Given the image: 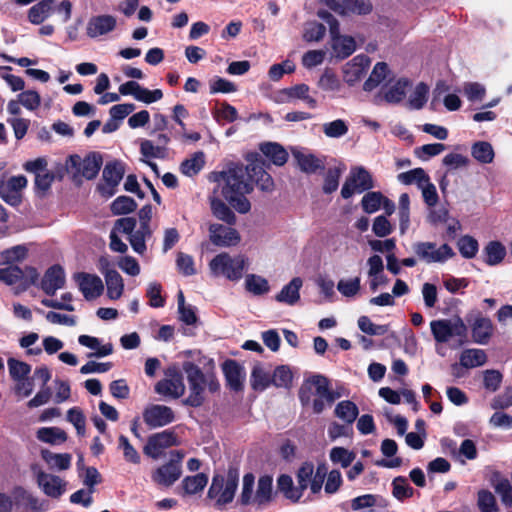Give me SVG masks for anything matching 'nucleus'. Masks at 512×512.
I'll return each instance as SVG.
<instances>
[{"mask_svg":"<svg viewBox=\"0 0 512 512\" xmlns=\"http://www.w3.org/2000/svg\"><path fill=\"white\" fill-rule=\"evenodd\" d=\"M463 92L466 98L471 102L482 101L486 95L485 87L478 82L464 83Z\"/></svg>","mask_w":512,"mask_h":512,"instance_id":"nucleus-64","label":"nucleus"},{"mask_svg":"<svg viewBox=\"0 0 512 512\" xmlns=\"http://www.w3.org/2000/svg\"><path fill=\"white\" fill-rule=\"evenodd\" d=\"M74 278L79 290L88 301L98 298L104 290L103 282L97 275L80 272L75 274Z\"/></svg>","mask_w":512,"mask_h":512,"instance_id":"nucleus-20","label":"nucleus"},{"mask_svg":"<svg viewBox=\"0 0 512 512\" xmlns=\"http://www.w3.org/2000/svg\"><path fill=\"white\" fill-rule=\"evenodd\" d=\"M183 370L186 373L189 385V395L183 400V404L191 407H199L205 401V392L215 393L220 385L216 376L211 372L204 373L196 364L185 362Z\"/></svg>","mask_w":512,"mask_h":512,"instance_id":"nucleus-2","label":"nucleus"},{"mask_svg":"<svg viewBox=\"0 0 512 512\" xmlns=\"http://www.w3.org/2000/svg\"><path fill=\"white\" fill-rule=\"evenodd\" d=\"M322 131L328 138H341L349 131L348 123L343 119H336L322 125Z\"/></svg>","mask_w":512,"mask_h":512,"instance_id":"nucleus-53","label":"nucleus"},{"mask_svg":"<svg viewBox=\"0 0 512 512\" xmlns=\"http://www.w3.org/2000/svg\"><path fill=\"white\" fill-rule=\"evenodd\" d=\"M205 165V155L199 151L190 158L184 160L180 165V171L189 177L197 175Z\"/></svg>","mask_w":512,"mask_h":512,"instance_id":"nucleus-43","label":"nucleus"},{"mask_svg":"<svg viewBox=\"0 0 512 512\" xmlns=\"http://www.w3.org/2000/svg\"><path fill=\"white\" fill-rule=\"evenodd\" d=\"M413 251L420 260L428 264L444 262L454 256V252L448 244L438 247L432 242H417L413 245Z\"/></svg>","mask_w":512,"mask_h":512,"instance_id":"nucleus-12","label":"nucleus"},{"mask_svg":"<svg viewBox=\"0 0 512 512\" xmlns=\"http://www.w3.org/2000/svg\"><path fill=\"white\" fill-rule=\"evenodd\" d=\"M383 201L384 195L381 192H367L361 200V206L364 212L367 214H372L381 208Z\"/></svg>","mask_w":512,"mask_h":512,"instance_id":"nucleus-55","label":"nucleus"},{"mask_svg":"<svg viewBox=\"0 0 512 512\" xmlns=\"http://www.w3.org/2000/svg\"><path fill=\"white\" fill-rule=\"evenodd\" d=\"M172 456L176 458H172L152 473L151 478L157 485L170 487L180 478L182 474L181 461L184 455L176 451L172 453Z\"/></svg>","mask_w":512,"mask_h":512,"instance_id":"nucleus-11","label":"nucleus"},{"mask_svg":"<svg viewBox=\"0 0 512 512\" xmlns=\"http://www.w3.org/2000/svg\"><path fill=\"white\" fill-rule=\"evenodd\" d=\"M221 197L218 189H214L212 194L208 197L211 212L217 219L228 225H234L237 220L236 215Z\"/></svg>","mask_w":512,"mask_h":512,"instance_id":"nucleus-24","label":"nucleus"},{"mask_svg":"<svg viewBox=\"0 0 512 512\" xmlns=\"http://www.w3.org/2000/svg\"><path fill=\"white\" fill-rule=\"evenodd\" d=\"M135 201L128 196H119L111 204V210L115 215L127 214L136 209Z\"/></svg>","mask_w":512,"mask_h":512,"instance_id":"nucleus-62","label":"nucleus"},{"mask_svg":"<svg viewBox=\"0 0 512 512\" xmlns=\"http://www.w3.org/2000/svg\"><path fill=\"white\" fill-rule=\"evenodd\" d=\"M326 475L325 464L318 465L314 472V465L311 462H304L297 471V483L302 493L310 487L311 492L317 494L322 489Z\"/></svg>","mask_w":512,"mask_h":512,"instance_id":"nucleus-8","label":"nucleus"},{"mask_svg":"<svg viewBox=\"0 0 512 512\" xmlns=\"http://www.w3.org/2000/svg\"><path fill=\"white\" fill-rule=\"evenodd\" d=\"M260 150L273 162V164L277 166H283L288 160L287 151L278 143H263L260 146Z\"/></svg>","mask_w":512,"mask_h":512,"instance_id":"nucleus-36","label":"nucleus"},{"mask_svg":"<svg viewBox=\"0 0 512 512\" xmlns=\"http://www.w3.org/2000/svg\"><path fill=\"white\" fill-rule=\"evenodd\" d=\"M472 157L481 164H489L494 160V149L489 142L477 141L471 147Z\"/></svg>","mask_w":512,"mask_h":512,"instance_id":"nucleus-41","label":"nucleus"},{"mask_svg":"<svg viewBox=\"0 0 512 512\" xmlns=\"http://www.w3.org/2000/svg\"><path fill=\"white\" fill-rule=\"evenodd\" d=\"M66 277L63 268L59 265L50 267L41 280V289L50 296L65 286Z\"/></svg>","mask_w":512,"mask_h":512,"instance_id":"nucleus-23","label":"nucleus"},{"mask_svg":"<svg viewBox=\"0 0 512 512\" xmlns=\"http://www.w3.org/2000/svg\"><path fill=\"white\" fill-rule=\"evenodd\" d=\"M209 239L210 241L219 247H230L236 246L240 240L239 232L229 226H224L222 224L213 223L209 226Z\"/></svg>","mask_w":512,"mask_h":512,"instance_id":"nucleus-17","label":"nucleus"},{"mask_svg":"<svg viewBox=\"0 0 512 512\" xmlns=\"http://www.w3.org/2000/svg\"><path fill=\"white\" fill-rule=\"evenodd\" d=\"M245 288L255 296L264 295L269 292L270 286L267 279L256 274H248L245 277Z\"/></svg>","mask_w":512,"mask_h":512,"instance_id":"nucleus-46","label":"nucleus"},{"mask_svg":"<svg viewBox=\"0 0 512 512\" xmlns=\"http://www.w3.org/2000/svg\"><path fill=\"white\" fill-rule=\"evenodd\" d=\"M346 15H367L371 13L373 6L370 0H344Z\"/></svg>","mask_w":512,"mask_h":512,"instance_id":"nucleus-61","label":"nucleus"},{"mask_svg":"<svg viewBox=\"0 0 512 512\" xmlns=\"http://www.w3.org/2000/svg\"><path fill=\"white\" fill-rule=\"evenodd\" d=\"M78 342L82 346L95 350V353L89 354V357H104L112 354L113 346L108 343L105 345H101V342L98 338L89 336V335H80L78 337Z\"/></svg>","mask_w":512,"mask_h":512,"instance_id":"nucleus-37","label":"nucleus"},{"mask_svg":"<svg viewBox=\"0 0 512 512\" xmlns=\"http://www.w3.org/2000/svg\"><path fill=\"white\" fill-rule=\"evenodd\" d=\"M335 55L341 59L347 58L356 50V42L351 36H339L332 40Z\"/></svg>","mask_w":512,"mask_h":512,"instance_id":"nucleus-42","label":"nucleus"},{"mask_svg":"<svg viewBox=\"0 0 512 512\" xmlns=\"http://www.w3.org/2000/svg\"><path fill=\"white\" fill-rule=\"evenodd\" d=\"M103 164V158L98 152H90L84 158L79 155H70L65 162L66 171L71 174L73 180L86 178L94 179Z\"/></svg>","mask_w":512,"mask_h":512,"instance_id":"nucleus-7","label":"nucleus"},{"mask_svg":"<svg viewBox=\"0 0 512 512\" xmlns=\"http://www.w3.org/2000/svg\"><path fill=\"white\" fill-rule=\"evenodd\" d=\"M239 486V472L229 468L226 473L215 474L207 491L206 499L217 510H223L233 502Z\"/></svg>","mask_w":512,"mask_h":512,"instance_id":"nucleus-4","label":"nucleus"},{"mask_svg":"<svg viewBox=\"0 0 512 512\" xmlns=\"http://www.w3.org/2000/svg\"><path fill=\"white\" fill-rule=\"evenodd\" d=\"M256 507L261 508L268 504L272 499L273 478L269 475H263L258 479L256 489Z\"/></svg>","mask_w":512,"mask_h":512,"instance_id":"nucleus-34","label":"nucleus"},{"mask_svg":"<svg viewBox=\"0 0 512 512\" xmlns=\"http://www.w3.org/2000/svg\"><path fill=\"white\" fill-rule=\"evenodd\" d=\"M392 487L393 496L400 501L410 498L414 494V489L410 486L407 478L402 476L394 478L392 481Z\"/></svg>","mask_w":512,"mask_h":512,"instance_id":"nucleus-56","label":"nucleus"},{"mask_svg":"<svg viewBox=\"0 0 512 512\" xmlns=\"http://www.w3.org/2000/svg\"><path fill=\"white\" fill-rule=\"evenodd\" d=\"M55 0H41L28 10V20L35 25L43 23L52 13Z\"/></svg>","mask_w":512,"mask_h":512,"instance_id":"nucleus-33","label":"nucleus"},{"mask_svg":"<svg viewBox=\"0 0 512 512\" xmlns=\"http://www.w3.org/2000/svg\"><path fill=\"white\" fill-rule=\"evenodd\" d=\"M155 391L163 396L177 399L185 392V385L181 374L175 373L157 382Z\"/></svg>","mask_w":512,"mask_h":512,"instance_id":"nucleus-22","label":"nucleus"},{"mask_svg":"<svg viewBox=\"0 0 512 512\" xmlns=\"http://www.w3.org/2000/svg\"><path fill=\"white\" fill-rule=\"evenodd\" d=\"M27 178L23 175L12 176L8 180L0 179V197L13 207L22 202L21 191L27 186Z\"/></svg>","mask_w":512,"mask_h":512,"instance_id":"nucleus-15","label":"nucleus"},{"mask_svg":"<svg viewBox=\"0 0 512 512\" xmlns=\"http://www.w3.org/2000/svg\"><path fill=\"white\" fill-rule=\"evenodd\" d=\"M7 364L10 376L15 381L26 379L28 374L31 372V366L26 362L9 358Z\"/></svg>","mask_w":512,"mask_h":512,"instance_id":"nucleus-57","label":"nucleus"},{"mask_svg":"<svg viewBox=\"0 0 512 512\" xmlns=\"http://www.w3.org/2000/svg\"><path fill=\"white\" fill-rule=\"evenodd\" d=\"M41 457L51 470L63 471L71 466L72 456L69 453H54L48 449H43Z\"/></svg>","mask_w":512,"mask_h":512,"instance_id":"nucleus-30","label":"nucleus"},{"mask_svg":"<svg viewBox=\"0 0 512 512\" xmlns=\"http://www.w3.org/2000/svg\"><path fill=\"white\" fill-rule=\"evenodd\" d=\"M37 438L52 445L63 443L67 440V434L58 427H42L37 431Z\"/></svg>","mask_w":512,"mask_h":512,"instance_id":"nucleus-45","label":"nucleus"},{"mask_svg":"<svg viewBox=\"0 0 512 512\" xmlns=\"http://www.w3.org/2000/svg\"><path fill=\"white\" fill-rule=\"evenodd\" d=\"M208 483V477L204 473H198L193 476H187L182 480L184 493L194 495L201 492Z\"/></svg>","mask_w":512,"mask_h":512,"instance_id":"nucleus-47","label":"nucleus"},{"mask_svg":"<svg viewBox=\"0 0 512 512\" xmlns=\"http://www.w3.org/2000/svg\"><path fill=\"white\" fill-rule=\"evenodd\" d=\"M312 395H316L312 401V408L315 414H320L325 409V403L331 405L340 397L329 388V380L320 374L313 375L305 380L299 390V399L303 406H307L311 402Z\"/></svg>","mask_w":512,"mask_h":512,"instance_id":"nucleus-3","label":"nucleus"},{"mask_svg":"<svg viewBox=\"0 0 512 512\" xmlns=\"http://www.w3.org/2000/svg\"><path fill=\"white\" fill-rule=\"evenodd\" d=\"M179 444L177 435L172 430H164L149 436L144 453L153 459H158L162 452L172 446Z\"/></svg>","mask_w":512,"mask_h":512,"instance_id":"nucleus-14","label":"nucleus"},{"mask_svg":"<svg viewBox=\"0 0 512 512\" xmlns=\"http://www.w3.org/2000/svg\"><path fill=\"white\" fill-rule=\"evenodd\" d=\"M222 368L227 385L234 391H241L245 379L244 368L235 360H226Z\"/></svg>","mask_w":512,"mask_h":512,"instance_id":"nucleus-26","label":"nucleus"},{"mask_svg":"<svg viewBox=\"0 0 512 512\" xmlns=\"http://www.w3.org/2000/svg\"><path fill=\"white\" fill-rule=\"evenodd\" d=\"M255 476L246 473L242 479V488L238 498V504L242 506H256V492H254Z\"/></svg>","mask_w":512,"mask_h":512,"instance_id":"nucleus-35","label":"nucleus"},{"mask_svg":"<svg viewBox=\"0 0 512 512\" xmlns=\"http://www.w3.org/2000/svg\"><path fill=\"white\" fill-rule=\"evenodd\" d=\"M335 416L343 420L346 424L352 425L359 414L358 407L350 400L340 401L334 410Z\"/></svg>","mask_w":512,"mask_h":512,"instance_id":"nucleus-40","label":"nucleus"},{"mask_svg":"<svg viewBox=\"0 0 512 512\" xmlns=\"http://www.w3.org/2000/svg\"><path fill=\"white\" fill-rule=\"evenodd\" d=\"M124 175V167L120 162H109L105 165L102 173L104 184L99 185L101 193L107 197H111L115 193Z\"/></svg>","mask_w":512,"mask_h":512,"instance_id":"nucleus-18","label":"nucleus"},{"mask_svg":"<svg viewBox=\"0 0 512 512\" xmlns=\"http://www.w3.org/2000/svg\"><path fill=\"white\" fill-rule=\"evenodd\" d=\"M430 328L436 342H451L450 347L453 349H458L467 340V327L459 317L433 320Z\"/></svg>","mask_w":512,"mask_h":512,"instance_id":"nucleus-5","label":"nucleus"},{"mask_svg":"<svg viewBox=\"0 0 512 512\" xmlns=\"http://www.w3.org/2000/svg\"><path fill=\"white\" fill-rule=\"evenodd\" d=\"M494 326L492 321L483 316L475 318L471 325L472 338L475 343L485 345L493 335Z\"/></svg>","mask_w":512,"mask_h":512,"instance_id":"nucleus-27","label":"nucleus"},{"mask_svg":"<svg viewBox=\"0 0 512 512\" xmlns=\"http://www.w3.org/2000/svg\"><path fill=\"white\" fill-rule=\"evenodd\" d=\"M38 487L48 497L57 499L66 491L67 482L61 477L45 472L38 464L31 466Z\"/></svg>","mask_w":512,"mask_h":512,"instance_id":"nucleus-9","label":"nucleus"},{"mask_svg":"<svg viewBox=\"0 0 512 512\" xmlns=\"http://www.w3.org/2000/svg\"><path fill=\"white\" fill-rule=\"evenodd\" d=\"M38 276L37 270L29 266L21 269L16 265H9L0 269V281L6 285L21 283L27 288L36 283Z\"/></svg>","mask_w":512,"mask_h":512,"instance_id":"nucleus-13","label":"nucleus"},{"mask_svg":"<svg viewBox=\"0 0 512 512\" xmlns=\"http://www.w3.org/2000/svg\"><path fill=\"white\" fill-rule=\"evenodd\" d=\"M281 100L291 102L295 99L303 100L310 108L316 107V100L309 95V87L306 84H298L280 92Z\"/></svg>","mask_w":512,"mask_h":512,"instance_id":"nucleus-29","label":"nucleus"},{"mask_svg":"<svg viewBox=\"0 0 512 512\" xmlns=\"http://www.w3.org/2000/svg\"><path fill=\"white\" fill-rule=\"evenodd\" d=\"M358 327L359 329L368 335L371 336H381L388 332L387 325H377L374 324L369 317L360 316L358 319Z\"/></svg>","mask_w":512,"mask_h":512,"instance_id":"nucleus-58","label":"nucleus"},{"mask_svg":"<svg viewBox=\"0 0 512 512\" xmlns=\"http://www.w3.org/2000/svg\"><path fill=\"white\" fill-rule=\"evenodd\" d=\"M486 361V353L481 349H465L460 355V365L464 368L479 367Z\"/></svg>","mask_w":512,"mask_h":512,"instance_id":"nucleus-39","label":"nucleus"},{"mask_svg":"<svg viewBox=\"0 0 512 512\" xmlns=\"http://www.w3.org/2000/svg\"><path fill=\"white\" fill-rule=\"evenodd\" d=\"M143 420L149 428H160L172 423L175 420V413L168 406L151 404L144 409Z\"/></svg>","mask_w":512,"mask_h":512,"instance_id":"nucleus-16","label":"nucleus"},{"mask_svg":"<svg viewBox=\"0 0 512 512\" xmlns=\"http://www.w3.org/2000/svg\"><path fill=\"white\" fill-rule=\"evenodd\" d=\"M298 168L306 174H314L325 169V158L318 157L306 149H292Z\"/></svg>","mask_w":512,"mask_h":512,"instance_id":"nucleus-19","label":"nucleus"},{"mask_svg":"<svg viewBox=\"0 0 512 512\" xmlns=\"http://www.w3.org/2000/svg\"><path fill=\"white\" fill-rule=\"evenodd\" d=\"M389 72L388 66L384 62H378L369 78L364 82L363 89L365 91H372L375 89L379 84L387 77V74Z\"/></svg>","mask_w":512,"mask_h":512,"instance_id":"nucleus-49","label":"nucleus"},{"mask_svg":"<svg viewBox=\"0 0 512 512\" xmlns=\"http://www.w3.org/2000/svg\"><path fill=\"white\" fill-rule=\"evenodd\" d=\"M272 383V379L261 367H254L251 373V386L254 390L263 391Z\"/></svg>","mask_w":512,"mask_h":512,"instance_id":"nucleus-59","label":"nucleus"},{"mask_svg":"<svg viewBox=\"0 0 512 512\" xmlns=\"http://www.w3.org/2000/svg\"><path fill=\"white\" fill-rule=\"evenodd\" d=\"M116 23V18L112 15L94 16L87 23L86 33L90 38H97L113 31Z\"/></svg>","mask_w":512,"mask_h":512,"instance_id":"nucleus-25","label":"nucleus"},{"mask_svg":"<svg viewBox=\"0 0 512 512\" xmlns=\"http://www.w3.org/2000/svg\"><path fill=\"white\" fill-rule=\"evenodd\" d=\"M118 448L122 450L123 457L127 462L133 464H139L141 457L137 450L129 442L128 438L124 435H120L118 439Z\"/></svg>","mask_w":512,"mask_h":512,"instance_id":"nucleus-60","label":"nucleus"},{"mask_svg":"<svg viewBox=\"0 0 512 512\" xmlns=\"http://www.w3.org/2000/svg\"><path fill=\"white\" fill-rule=\"evenodd\" d=\"M105 281L108 297L112 300L120 298L124 290V283L121 275L117 271H110L107 273Z\"/></svg>","mask_w":512,"mask_h":512,"instance_id":"nucleus-48","label":"nucleus"},{"mask_svg":"<svg viewBox=\"0 0 512 512\" xmlns=\"http://www.w3.org/2000/svg\"><path fill=\"white\" fill-rule=\"evenodd\" d=\"M374 187L372 175L362 166L350 170L349 176L341 189V196L344 199L350 198L354 193H362Z\"/></svg>","mask_w":512,"mask_h":512,"instance_id":"nucleus-10","label":"nucleus"},{"mask_svg":"<svg viewBox=\"0 0 512 512\" xmlns=\"http://www.w3.org/2000/svg\"><path fill=\"white\" fill-rule=\"evenodd\" d=\"M248 265L244 255L231 256L226 252L216 255L209 263V268L214 276H223L230 281H238L243 277Z\"/></svg>","mask_w":512,"mask_h":512,"instance_id":"nucleus-6","label":"nucleus"},{"mask_svg":"<svg viewBox=\"0 0 512 512\" xmlns=\"http://www.w3.org/2000/svg\"><path fill=\"white\" fill-rule=\"evenodd\" d=\"M484 253L486 255L485 262L493 266L499 264L504 259L506 249L500 242L491 241L484 248Z\"/></svg>","mask_w":512,"mask_h":512,"instance_id":"nucleus-50","label":"nucleus"},{"mask_svg":"<svg viewBox=\"0 0 512 512\" xmlns=\"http://www.w3.org/2000/svg\"><path fill=\"white\" fill-rule=\"evenodd\" d=\"M477 504L480 512H498L495 496L488 490L478 492Z\"/></svg>","mask_w":512,"mask_h":512,"instance_id":"nucleus-63","label":"nucleus"},{"mask_svg":"<svg viewBox=\"0 0 512 512\" xmlns=\"http://www.w3.org/2000/svg\"><path fill=\"white\" fill-rule=\"evenodd\" d=\"M429 87L420 82L416 85L414 91L411 93L408 99V107L413 110H419L424 107L428 99Z\"/></svg>","mask_w":512,"mask_h":512,"instance_id":"nucleus-52","label":"nucleus"},{"mask_svg":"<svg viewBox=\"0 0 512 512\" xmlns=\"http://www.w3.org/2000/svg\"><path fill=\"white\" fill-rule=\"evenodd\" d=\"M429 175L423 168H415L407 172L400 173L397 179L400 183L405 185L416 184L418 188L428 180Z\"/></svg>","mask_w":512,"mask_h":512,"instance_id":"nucleus-51","label":"nucleus"},{"mask_svg":"<svg viewBox=\"0 0 512 512\" xmlns=\"http://www.w3.org/2000/svg\"><path fill=\"white\" fill-rule=\"evenodd\" d=\"M153 235V230L150 226H140L132 232L128 238L132 249L139 255H143L146 250V241L150 240Z\"/></svg>","mask_w":512,"mask_h":512,"instance_id":"nucleus-32","label":"nucleus"},{"mask_svg":"<svg viewBox=\"0 0 512 512\" xmlns=\"http://www.w3.org/2000/svg\"><path fill=\"white\" fill-rule=\"evenodd\" d=\"M220 195L228 202L231 208L240 214H247L251 210V203L246 195L253 191V183L247 166L242 164L230 165L227 169L213 174Z\"/></svg>","mask_w":512,"mask_h":512,"instance_id":"nucleus-1","label":"nucleus"},{"mask_svg":"<svg viewBox=\"0 0 512 512\" xmlns=\"http://www.w3.org/2000/svg\"><path fill=\"white\" fill-rule=\"evenodd\" d=\"M247 169L250 172L253 185L256 184L263 191H271L273 189V179L270 174L265 171L262 164L252 163L247 165Z\"/></svg>","mask_w":512,"mask_h":512,"instance_id":"nucleus-31","label":"nucleus"},{"mask_svg":"<svg viewBox=\"0 0 512 512\" xmlns=\"http://www.w3.org/2000/svg\"><path fill=\"white\" fill-rule=\"evenodd\" d=\"M278 490L284 494V496L293 501L297 502L302 497L303 493L299 486H294L291 476L283 474L277 479Z\"/></svg>","mask_w":512,"mask_h":512,"instance_id":"nucleus-38","label":"nucleus"},{"mask_svg":"<svg viewBox=\"0 0 512 512\" xmlns=\"http://www.w3.org/2000/svg\"><path fill=\"white\" fill-rule=\"evenodd\" d=\"M27 256V248L23 245H17L6 249L0 253V265H13V263L21 262Z\"/></svg>","mask_w":512,"mask_h":512,"instance_id":"nucleus-54","label":"nucleus"},{"mask_svg":"<svg viewBox=\"0 0 512 512\" xmlns=\"http://www.w3.org/2000/svg\"><path fill=\"white\" fill-rule=\"evenodd\" d=\"M409 86L410 82L407 79H398L394 84L387 88L384 93V99L388 103H399L404 99Z\"/></svg>","mask_w":512,"mask_h":512,"instance_id":"nucleus-44","label":"nucleus"},{"mask_svg":"<svg viewBox=\"0 0 512 512\" xmlns=\"http://www.w3.org/2000/svg\"><path fill=\"white\" fill-rule=\"evenodd\" d=\"M303 281L300 277H294L288 284L283 286L281 291L275 296L276 301L290 306L296 304L300 299V289Z\"/></svg>","mask_w":512,"mask_h":512,"instance_id":"nucleus-28","label":"nucleus"},{"mask_svg":"<svg viewBox=\"0 0 512 512\" xmlns=\"http://www.w3.org/2000/svg\"><path fill=\"white\" fill-rule=\"evenodd\" d=\"M370 59L366 55H357L347 62L343 68L344 81L349 85L357 83L370 66Z\"/></svg>","mask_w":512,"mask_h":512,"instance_id":"nucleus-21","label":"nucleus"}]
</instances>
